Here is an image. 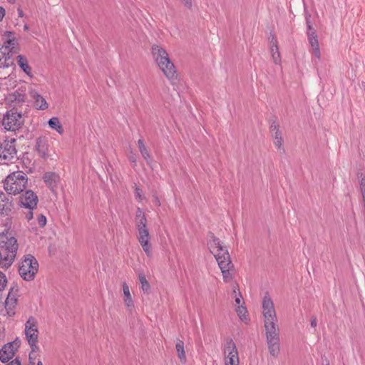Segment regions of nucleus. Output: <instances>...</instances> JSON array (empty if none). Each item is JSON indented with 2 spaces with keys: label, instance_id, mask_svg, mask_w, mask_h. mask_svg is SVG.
I'll use <instances>...</instances> for the list:
<instances>
[{
  "label": "nucleus",
  "instance_id": "nucleus-18",
  "mask_svg": "<svg viewBox=\"0 0 365 365\" xmlns=\"http://www.w3.org/2000/svg\"><path fill=\"white\" fill-rule=\"evenodd\" d=\"M152 54L158 66L163 65L164 61H170L165 49L158 45H153L152 46Z\"/></svg>",
  "mask_w": 365,
  "mask_h": 365
},
{
  "label": "nucleus",
  "instance_id": "nucleus-49",
  "mask_svg": "<svg viewBox=\"0 0 365 365\" xmlns=\"http://www.w3.org/2000/svg\"><path fill=\"white\" fill-rule=\"evenodd\" d=\"M308 29H309V31H312V27H311V26L309 24H308Z\"/></svg>",
  "mask_w": 365,
  "mask_h": 365
},
{
  "label": "nucleus",
  "instance_id": "nucleus-20",
  "mask_svg": "<svg viewBox=\"0 0 365 365\" xmlns=\"http://www.w3.org/2000/svg\"><path fill=\"white\" fill-rule=\"evenodd\" d=\"M17 63L19 66L24 71V72L29 77L33 78L31 67L29 66L28 60L22 55L17 56Z\"/></svg>",
  "mask_w": 365,
  "mask_h": 365
},
{
  "label": "nucleus",
  "instance_id": "nucleus-53",
  "mask_svg": "<svg viewBox=\"0 0 365 365\" xmlns=\"http://www.w3.org/2000/svg\"><path fill=\"white\" fill-rule=\"evenodd\" d=\"M327 365H329V364H327Z\"/></svg>",
  "mask_w": 365,
  "mask_h": 365
},
{
  "label": "nucleus",
  "instance_id": "nucleus-45",
  "mask_svg": "<svg viewBox=\"0 0 365 365\" xmlns=\"http://www.w3.org/2000/svg\"><path fill=\"white\" fill-rule=\"evenodd\" d=\"M17 11H18V14H19V17L24 16V12L22 11V9H21L20 8H18Z\"/></svg>",
  "mask_w": 365,
  "mask_h": 365
},
{
  "label": "nucleus",
  "instance_id": "nucleus-38",
  "mask_svg": "<svg viewBox=\"0 0 365 365\" xmlns=\"http://www.w3.org/2000/svg\"><path fill=\"white\" fill-rule=\"evenodd\" d=\"M184 6L188 9L192 8V0H180Z\"/></svg>",
  "mask_w": 365,
  "mask_h": 365
},
{
  "label": "nucleus",
  "instance_id": "nucleus-47",
  "mask_svg": "<svg viewBox=\"0 0 365 365\" xmlns=\"http://www.w3.org/2000/svg\"><path fill=\"white\" fill-rule=\"evenodd\" d=\"M24 30L27 31L29 29L28 25H24Z\"/></svg>",
  "mask_w": 365,
  "mask_h": 365
},
{
  "label": "nucleus",
  "instance_id": "nucleus-39",
  "mask_svg": "<svg viewBox=\"0 0 365 365\" xmlns=\"http://www.w3.org/2000/svg\"><path fill=\"white\" fill-rule=\"evenodd\" d=\"M360 186H361V190L363 200H365V181L364 180H361Z\"/></svg>",
  "mask_w": 365,
  "mask_h": 365
},
{
  "label": "nucleus",
  "instance_id": "nucleus-51",
  "mask_svg": "<svg viewBox=\"0 0 365 365\" xmlns=\"http://www.w3.org/2000/svg\"><path fill=\"white\" fill-rule=\"evenodd\" d=\"M132 160H133V162H135V160L134 159V158H132Z\"/></svg>",
  "mask_w": 365,
  "mask_h": 365
},
{
  "label": "nucleus",
  "instance_id": "nucleus-37",
  "mask_svg": "<svg viewBox=\"0 0 365 365\" xmlns=\"http://www.w3.org/2000/svg\"><path fill=\"white\" fill-rule=\"evenodd\" d=\"M312 54L314 58V61H315V59L319 60L321 56L319 47L312 48Z\"/></svg>",
  "mask_w": 365,
  "mask_h": 365
},
{
  "label": "nucleus",
  "instance_id": "nucleus-4",
  "mask_svg": "<svg viewBox=\"0 0 365 365\" xmlns=\"http://www.w3.org/2000/svg\"><path fill=\"white\" fill-rule=\"evenodd\" d=\"M27 183V175L23 171H16L6 177L4 187L9 195H16L26 189Z\"/></svg>",
  "mask_w": 365,
  "mask_h": 365
},
{
  "label": "nucleus",
  "instance_id": "nucleus-2",
  "mask_svg": "<svg viewBox=\"0 0 365 365\" xmlns=\"http://www.w3.org/2000/svg\"><path fill=\"white\" fill-rule=\"evenodd\" d=\"M208 247L218 263L224 281L226 282H230L232 279L230 270L233 268V264L230 260L227 247L223 246L221 241L214 236H212L211 240H210Z\"/></svg>",
  "mask_w": 365,
  "mask_h": 365
},
{
  "label": "nucleus",
  "instance_id": "nucleus-26",
  "mask_svg": "<svg viewBox=\"0 0 365 365\" xmlns=\"http://www.w3.org/2000/svg\"><path fill=\"white\" fill-rule=\"evenodd\" d=\"M272 136H273V142H274V144L275 145V147L277 148V150H284V148H283V139H282V133L279 130H277L273 134H272Z\"/></svg>",
  "mask_w": 365,
  "mask_h": 365
},
{
  "label": "nucleus",
  "instance_id": "nucleus-10",
  "mask_svg": "<svg viewBox=\"0 0 365 365\" xmlns=\"http://www.w3.org/2000/svg\"><path fill=\"white\" fill-rule=\"evenodd\" d=\"M17 289H11L4 303L0 302V313L3 316L13 317L17 305Z\"/></svg>",
  "mask_w": 365,
  "mask_h": 365
},
{
  "label": "nucleus",
  "instance_id": "nucleus-8",
  "mask_svg": "<svg viewBox=\"0 0 365 365\" xmlns=\"http://www.w3.org/2000/svg\"><path fill=\"white\" fill-rule=\"evenodd\" d=\"M38 202V196L31 190H26L24 193L20 195L19 205L21 207L27 210V212H24V214L28 221L34 218L33 210L36 208Z\"/></svg>",
  "mask_w": 365,
  "mask_h": 365
},
{
  "label": "nucleus",
  "instance_id": "nucleus-28",
  "mask_svg": "<svg viewBox=\"0 0 365 365\" xmlns=\"http://www.w3.org/2000/svg\"><path fill=\"white\" fill-rule=\"evenodd\" d=\"M236 312L241 321L244 322L245 323L248 322L249 317L247 315V309L245 306H237V307L236 308Z\"/></svg>",
  "mask_w": 365,
  "mask_h": 365
},
{
  "label": "nucleus",
  "instance_id": "nucleus-36",
  "mask_svg": "<svg viewBox=\"0 0 365 365\" xmlns=\"http://www.w3.org/2000/svg\"><path fill=\"white\" fill-rule=\"evenodd\" d=\"M233 293L235 294V304L238 306H240V304H241V302L242 300V297L241 294L239 293L238 294H237L236 287H234Z\"/></svg>",
  "mask_w": 365,
  "mask_h": 365
},
{
  "label": "nucleus",
  "instance_id": "nucleus-30",
  "mask_svg": "<svg viewBox=\"0 0 365 365\" xmlns=\"http://www.w3.org/2000/svg\"><path fill=\"white\" fill-rule=\"evenodd\" d=\"M308 40L312 48L319 47L317 36L314 31H309Z\"/></svg>",
  "mask_w": 365,
  "mask_h": 365
},
{
  "label": "nucleus",
  "instance_id": "nucleus-52",
  "mask_svg": "<svg viewBox=\"0 0 365 365\" xmlns=\"http://www.w3.org/2000/svg\"><path fill=\"white\" fill-rule=\"evenodd\" d=\"M132 160H133V162H135V160L134 159V158H132Z\"/></svg>",
  "mask_w": 365,
  "mask_h": 365
},
{
  "label": "nucleus",
  "instance_id": "nucleus-32",
  "mask_svg": "<svg viewBox=\"0 0 365 365\" xmlns=\"http://www.w3.org/2000/svg\"><path fill=\"white\" fill-rule=\"evenodd\" d=\"M135 197L139 202H142L145 199V196L143 195V190L140 189L136 185L135 186V192H134Z\"/></svg>",
  "mask_w": 365,
  "mask_h": 365
},
{
  "label": "nucleus",
  "instance_id": "nucleus-9",
  "mask_svg": "<svg viewBox=\"0 0 365 365\" xmlns=\"http://www.w3.org/2000/svg\"><path fill=\"white\" fill-rule=\"evenodd\" d=\"M24 123V119L21 112L16 109L9 110L4 116L2 125L9 131H15L19 129Z\"/></svg>",
  "mask_w": 365,
  "mask_h": 365
},
{
  "label": "nucleus",
  "instance_id": "nucleus-23",
  "mask_svg": "<svg viewBox=\"0 0 365 365\" xmlns=\"http://www.w3.org/2000/svg\"><path fill=\"white\" fill-rule=\"evenodd\" d=\"M122 287L124 294L125 304L128 309H132L134 307V304L130 292L129 287L125 282L123 283Z\"/></svg>",
  "mask_w": 365,
  "mask_h": 365
},
{
  "label": "nucleus",
  "instance_id": "nucleus-13",
  "mask_svg": "<svg viewBox=\"0 0 365 365\" xmlns=\"http://www.w3.org/2000/svg\"><path fill=\"white\" fill-rule=\"evenodd\" d=\"M18 346V343L16 341L5 344L0 350V361L5 363L12 359Z\"/></svg>",
  "mask_w": 365,
  "mask_h": 365
},
{
  "label": "nucleus",
  "instance_id": "nucleus-11",
  "mask_svg": "<svg viewBox=\"0 0 365 365\" xmlns=\"http://www.w3.org/2000/svg\"><path fill=\"white\" fill-rule=\"evenodd\" d=\"M225 365H240L238 351L232 339H227L224 347Z\"/></svg>",
  "mask_w": 365,
  "mask_h": 365
},
{
  "label": "nucleus",
  "instance_id": "nucleus-31",
  "mask_svg": "<svg viewBox=\"0 0 365 365\" xmlns=\"http://www.w3.org/2000/svg\"><path fill=\"white\" fill-rule=\"evenodd\" d=\"M139 150H140L142 156L143 157V158L149 164L151 162L152 158H151V156H150L146 146L145 145L143 147L140 148Z\"/></svg>",
  "mask_w": 365,
  "mask_h": 365
},
{
  "label": "nucleus",
  "instance_id": "nucleus-25",
  "mask_svg": "<svg viewBox=\"0 0 365 365\" xmlns=\"http://www.w3.org/2000/svg\"><path fill=\"white\" fill-rule=\"evenodd\" d=\"M175 349L180 362L185 364L187 361V358L184 349V342L182 340L177 339L175 344Z\"/></svg>",
  "mask_w": 365,
  "mask_h": 365
},
{
  "label": "nucleus",
  "instance_id": "nucleus-24",
  "mask_svg": "<svg viewBox=\"0 0 365 365\" xmlns=\"http://www.w3.org/2000/svg\"><path fill=\"white\" fill-rule=\"evenodd\" d=\"M271 43L272 44H271L270 51H271L273 62L276 65H280L281 56H280V53L279 52V48L277 46V41H274V38H273Z\"/></svg>",
  "mask_w": 365,
  "mask_h": 365
},
{
  "label": "nucleus",
  "instance_id": "nucleus-5",
  "mask_svg": "<svg viewBox=\"0 0 365 365\" xmlns=\"http://www.w3.org/2000/svg\"><path fill=\"white\" fill-rule=\"evenodd\" d=\"M0 248L5 255L6 264H12L16 256L18 244L16 239L9 232L0 234Z\"/></svg>",
  "mask_w": 365,
  "mask_h": 365
},
{
  "label": "nucleus",
  "instance_id": "nucleus-44",
  "mask_svg": "<svg viewBox=\"0 0 365 365\" xmlns=\"http://www.w3.org/2000/svg\"><path fill=\"white\" fill-rule=\"evenodd\" d=\"M138 148H141V147H143L145 146V144H144V142H143V139H139L138 140Z\"/></svg>",
  "mask_w": 365,
  "mask_h": 365
},
{
  "label": "nucleus",
  "instance_id": "nucleus-34",
  "mask_svg": "<svg viewBox=\"0 0 365 365\" xmlns=\"http://www.w3.org/2000/svg\"><path fill=\"white\" fill-rule=\"evenodd\" d=\"M37 221L39 227H43L46 225L47 220L44 215L38 214L37 215Z\"/></svg>",
  "mask_w": 365,
  "mask_h": 365
},
{
  "label": "nucleus",
  "instance_id": "nucleus-7",
  "mask_svg": "<svg viewBox=\"0 0 365 365\" xmlns=\"http://www.w3.org/2000/svg\"><path fill=\"white\" fill-rule=\"evenodd\" d=\"M38 269V261L34 256L28 255L21 261L19 268V273L24 280L29 281L34 278Z\"/></svg>",
  "mask_w": 365,
  "mask_h": 365
},
{
  "label": "nucleus",
  "instance_id": "nucleus-1",
  "mask_svg": "<svg viewBox=\"0 0 365 365\" xmlns=\"http://www.w3.org/2000/svg\"><path fill=\"white\" fill-rule=\"evenodd\" d=\"M262 307L268 349L270 354L275 357L279 353V329L274 303L269 296L264 297Z\"/></svg>",
  "mask_w": 365,
  "mask_h": 365
},
{
  "label": "nucleus",
  "instance_id": "nucleus-17",
  "mask_svg": "<svg viewBox=\"0 0 365 365\" xmlns=\"http://www.w3.org/2000/svg\"><path fill=\"white\" fill-rule=\"evenodd\" d=\"M158 66L169 81H173L177 79L178 74L176 68L171 60L169 61H164L163 63V66L160 64Z\"/></svg>",
  "mask_w": 365,
  "mask_h": 365
},
{
  "label": "nucleus",
  "instance_id": "nucleus-50",
  "mask_svg": "<svg viewBox=\"0 0 365 365\" xmlns=\"http://www.w3.org/2000/svg\"><path fill=\"white\" fill-rule=\"evenodd\" d=\"M9 2H14L15 0H8Z\"/></svg>",
  "mask_w": 365,
  "mask_h": 365
},
{
  "label": "nucleus",
  "instance_id": "nucleus-35",
  "mask_svg": "<svg viewBox=\"0 0 365 365\" xmlns=\"http://www.w3.org/2000/svg\"><path fill=\"white\" fill-rule=\"evenodd\" d=\"M6 262H5V255H4L3 252L0 250V267H9L12 264H6Z\"/></svg>",
  "mask_w": 365,
  "mask_h": 365
},
{
  "label": "nucleus",
  "instance_id": "nucleus-46",
  "mask_svg": "<svg viewBox=\"0 0 365 365\" xmlns=\"http://www.w3.org/2000/svg\"><path fill=\"white\" fill-rule=\"evenodd\" d=\"M155 204H156L157 205H158V206H160V200H159L158 198H156V199H155Z\"/></svg>",
  "mask_w": 365,
  "mask_h": 365
},
{
  "label": "nucleus",
  "instance_id": "nucleus-22",
  "mask_svg": "<svg viewBox=\"0 0 365 365\" xmlns=\"http://www.w3.org/2000/svg\"><path fill=\"white\" fill-rule=\"evenodd\" d=\"M13 65V61L11 55L0 48V68H9Z\"/></svg>",
  "mask_w": 365,
  "mask_h": 365
},
{
  "label": "nucleus",
  "instance_id": "nucleus-48",
  "mask_svg": "<svg viewBox=\"0 0 365 365\" xmlns=\"http://www.w3.org/2000/svg\"><path fill=\"white\" fill-rule=\"evenodd\" d=\"M37 365H43V364L41 361H38Z\"/></svg>",
  "mask_w": 365,
  "mask_h": 365
},
{
  "label": "nucleus",
  "instance_id": "nucleus-6",
  "mask_svg": "<svg viewBox=\"0 0 365 365\" xmlns=\"http://www.w3.org/2000/svg\"><path fill=\"white\" fill-rule=\"evenodd\" d=\"M38 322L34 317H30L24 324V334L31 352H37L40 349L38 345Z\"/></svg>",
  "mask_w": 365,
  "mask_h": 365
},
{
  "label": "nucleus",
  "instance_id": "nucleus-19",
  "mask_svg": "<svg viewBox=\"0 0 365 365\" xmlns=\"http://www.w3.org/2000/svg\"><path fill=\"white\" fill-rule=\"evenodd\" d=\"M13 208L12 197L6 194L0 193V214L1 215H9Z\"/></svg>",
  "mask_w": 365,
  "mask_h": 365
},
{
  "label": "nucleus",
  "instance_id": "nucleus-43",
  "mask_svg": "<svg viewBox=\"0 0 365 365\" xmlns=\"http://www.w3.org/2000/svg\"><path fill=\"white\" fill-rule=\"evenodd\" d=\"M311 327L315 328L317 325V321L316 317H313L311 320Z\"/></svg>",
  "mask_w": 365,
  "mask_h": 365
},
{
  "label": "nucleus",
  "instance_id": "nucleus-29",
  "mask_svg": "<svg viewBox=\"0 0 365 365\" xmlns=\"http://www.w3.org/2000/svg\"><path fill=\"white\" fill-rule=\"evenodd\" d=\"M138 279L140 283V288L144 292H148L150 290V284L146 279L145 274L143 272L138 274Z\"/></svg>",
  "mask_w": 365,
  "mask_h": 365
},
{
  "label": "nucleus",
  "instance_id": "nucleus-41",
  "mask_svg": "<svg viewBox=\"0 0 365 365\" xmlns=\"http://www.w3.org/2000/svg\"><path fill=\"white\" fill-rule=\"evenodd\" d=\"M6 365H21V362L18 359H15Z\"/></svg>",
  "mask_w": 365,
  "mask_h": 365
},
{
  "label": "nucleus",
  "instance_id": "nucleus-33",
  "mask_svg": "<svg viewBox=\"0 0 365 365\" xmlns=\"http://www.w3.org/2000/svg\"><path fill=\"white\" fill-rule=\"evenodd\" d=\"M7 284V279L4 273L0 272V290L5 289Z\"/></svg>",
  "mask_w": 365,
  "mask_h": 365
},
{
  "label": "nucleus",
  "instance_id": "nucleus-3",
  "mask_svg": "<svg viewBox=\"0 0 365 365\" xmlns=\"http://www.w3.org/2000/svg\"><path fill=\"white\" fill-rule=\"evenodd\" d=\"M135 223L138 232L137 239L148 257H151V245L149 242L150 234L147 227L148 220L143 210H136Z\"/></svg>",
  "mask_w": 365,
  "mask_h": 365
},
{
  "label": "nucleus",
  "instance_id": "nucleus-15",
  "mask_svg": "<svg viewBox=\"0 0 365 365\" xmlns=\"http://www.w3.org/2000/svg\"><path fill=\"white\" fill-rule=\"evenodd\" d=\"M43 181L52 192H56L61 181L60 176L53 172H48L43 175Z\"/></svg>",
  "mask_w": 365,
  "mask_h": 365
},
{
  "label": "nucleus",
  "instance_id": "nucleus-12",
  "mask_svg": "<svg viewBox=\"0 0 365 365\" xmlns=\"http://www.w3.org/2000/svg\"><path fill=\"white\" fill-rule=\"evenodd\" d=\"M14 142V140H4L0 143V159L4 160V163H8L16 158V150Z\"/></svg>",
  "mask_w": 365,
  "mask_h": 365
},
{
  "label": "nucleus",
  "instance_id": "nucleus-27",
  "mask_svg": "<svg viewBox=\"0 0 365 365\" xmlns=\"http://www.w3.org/2000/svg\"><path fill=\"white\" fill-rule=\"evenodd\" d=\"M48 125L51 129L56 130L59 134H62L63 133L62 125L57 117L50 118L48 120Z\"/></svg>",
  "mask_w": 365,
  "mask_h": 365
},
{
  "label": "nucleus",
  "instance_id": "nucleus-21",
  "mask_svg": "<svg viewBox=\"0 0 365 365\" xmlns=\"http://www.w3.org/2000/svg\"><path fill=\"white\" fill-rule=\"evenodd\" d=\"M31 96L34 101V106L37 109L46 110L48 108V105L42 96L36 92H32Z\"/></svg>",
  "mask_w": 365,
  "mask_h": 365
},
{
  "label": "nucleus",
  "instance_id": "nucleus-14",
  "mask_svg": "<svg viewBox=\"0 0 365 365\" xmlns=\"http://www.w3.org/2000/svg\"><path fill=\"white\" fill-rule=\"evenodd\" d=\"M35 151L43 159L48 158V140L46 137L40 136L36 140Z\"/></svg>",
  "mask_w": 365,
  "mask_h": 365
},
{
  "label": "nucleus",
  "instance_id": "nucleus-40",
  "mask_svg": "<svg viewBox=\"0 0 365 365\" xmlns=\"http://www.w3.org/2000/svg\"><path fill=\"white\" fill-rule=\"evenodd\" d=\"M270 130H271V132L272 133V134L277 130H279V127L278 125H277L274 123H273L271 125H270Z\"/></svg>",
  "mask_w": 365,
  "mask_h": 365
},
{
  "label": "nucleus",
  "instance_id": "nucleus-16",
  "mask_svg": "<svg viewBox=\"0 0 365 365\" xmlns=\"http://www.w3.org/2000/svg\"><path fill=\"white\" fill-rule=\"evenodd\" d=\"M4 36L6 38V41L1 48L4 50V51L8 52L11 56L13 53L18 52V48L16 47V40L14 38L13 33L11 31H6L4 34Z\"/></svg>",
  "mask_w": 365,
  "mask_h": 365
},
{
  "label": "nucleus",
  "instance_id": "nucleus-42",
  "mask_svg": "<svg viewBox=\"0 0 365 365\" xmlns=\"http://www.w3.org/2000/svg\"><path fill=\"white\" fill-rule=\"evenodd\" d=\"M5 14H6L5 9L3 7L0 6V21H1L3 19V18L5 16Z\"/></svg>",
  "mask_w": 365,
  "mask_h": 365
}]
</instances>
